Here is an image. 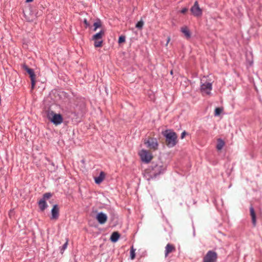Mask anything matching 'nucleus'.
Returning <instances> with one entry per match:
<instances>
[{"label": "nucleus", "instance_id": "f257e3e1", "mask_svg": "<svg viewBox=\"0 0 262 262\" xmlns=\"http://www.w3.org/2000/svg\"><path fill=\"white\" fill-rule=\"evenodd\" d=\"M164 136L166 138V144L168 146L173 147L176 145L177 136L174 132L166 131Z\"/></svg>", "mask_w": 262, "mask_h": 262}, {"label": "nucleus", "instance_id": "f03ea898", "mask_svg": "<svg viewBox=\"0 0 262 262\" xmlns=\"http://www.w3.org/2000/svg\"><path fill=\"white\" fill-rule=\"evenodd\" d=\"M47 117L55 125L61 124L63 121V117L60 114H55L53 111H48Z\"/></svg>", "mask_w": 262, "mask_h": 262}, {"label": "nucleus", "instance_id": "7ed1b4c3", "mask_svg": "<svg viewBox=\"0 0 262 262\" xmlns=\"http://www.w3.org/2000/svg\"><path fill=\"white\" fill-rule=\"evenodd\" d=\"M165 169V166L161 161H158L157 163H153L151 174L154 175L155 177L163 172Z\"/></svg>", "mask_w": 262, "mask_h": 262}, {"label": "nucleus", "instance_id": "20e7f679", "mask_svg": "<svg viewBox=\"0 0 262 262\" xmlns=\"http://www.w3.org/2000/svg\"><path fill=\"white\" fill-rule=\"evenodd\" d=\"M138 155L140 156L141 161L145 163H149L153 158L151 152L150 151L145 149L141 150L139 152Z\"/></svg>", "mask_w": 262, "mask_h": 262}, {"label": "nucleus", "instance_id": "39448f33", "mask_svg": "<svg viewBox=\"0 0 262 262\" xmlns=\"http://www.w3.org/2000/svg\"><path fill=\"white\" fill-rule=\"evenodd\" d=\"M104 35V31L101 30L99 32L94 35L92 40L94 41V46L95 48L101 47L103 44L102 37Z\"/></svg>", "mask_w": 262, "mask_h": 262}, {"label": "nucleus", "instance_id": "423d86ee", "mask_svg": "<svg viewBox=\"0 0 262 262\" xmlns=\"http://www.w3.org/2000/svg\"><path fill=\"white\" fill-rule=\"evenodd\" d=\"M144 143L150 150L155 151L158 149L159 144L157 140L154 138H148L144 141Z\"/></svg>", "mask_w": 262, "mask_h": 262}, {"label": "nucleus", "instance_id": "0eeeda50", "mask_svg": "<svg viewBox=\"0 0 262 262\" xmlns=\"http://www.w3.org/2000/svg\"><path fill=\"white\" fill-rule=\"evenodd\" d=\"M52 196L51 192H46L43 194L42 199L38 202L39 208L41 211H43L48 207V205L46 202V200L50 199Z\"/></svg>", "mask_w": 262, "mask_h": 262}, {"label": "nucleus", "instance_id": "6e6552de", "mask_svg": "<svg viewBox=\"0 0 262 262\" xmlns=\"http://www.w3.org/2000/svg\"><path fill=\"white\" fill-rule=\"evenodd\" d=\"M22 68L29 74L31 81V88L32 89H33L35 87L36 83V75L35 74L34 70L29 68L26 63H24L22 65Z\"/></svg>", "mask_w": 262, "mask_h": 262}, {"label": "nucleus", "instance_id": "1a4fd4ad", "mask_svg": "<svg viewBox=\"0 0 262 262\" xmlns=\"http://www.w3.org/2000/svg\"><path fill=\"white\" fill-rule=\"evenodd\" d=\"M201 80V91L203 95H210L212 90V83L210 82Z\"/></svg>", "mask_w": 262, "mask_h": 262}, {"label": "nucleus", "instance_id": "9d476101", "mask_svg": "<svg viewBox=\"0 0 262 262\" xmlns=\"http://www.w3.org/2000/svg\"><path fill=\"white\" fill-rule=\"evenodd\" d=\"M217 258V253L213 251H209L203 258V262H216Z\"/></svg>", "mask_w": 262, "mask_h": 262}, {"label": "nucleus", "instance_id": "9b49d317", "mask_svg": "<svg viewBox=\"0 0 262 262\" xmlns=\"http://www.w3.org/2000/svg\"><path fill=\"white\" fill-rule=\"evenodd\" d=\"M190 11L195 16H200L202 14V10L200 8L198 2L195 1L193 6L191 8Z\"/></svg>", "mask_w": 262, "mask_h": 262}, {"label": "nucleus", "instance_id": "f8f14e48", "mask_svg": "<svg viewBox=\"0 0 262 262\" xmlns=\"http://www.w3.org/2000/svg\"><path fill=\"white\" fill-rule=\"evenodd\" d=\"M59 216V208L58 205L55 204L53 206L51 210V220H57Z\"/></svg>", "mask_w": 262, "mask_h": 262}, {"label": "nucleus", "instance_id": "ddd939ff", "mask_svg": "<svg viewBox=\"0 0 262 262\" xmlns=\"http://www.w3.org/2000/svg\"><path fill=\"white\" fill-rule=\"evenodd\" d=\"M96 219L100 224H103L106 222L107 217L105 214L100 212L97 215Z\"/></svg>", "mask_w": 262, "mask_h": 262}, {"label": "nucleus", "instance_id": "4468645a", "mask_svg": "<svg viewBox=\"0 0 262 262\" xmlns=\"http://www.w3.org/2000/svg\"><path fill=\"white\" fill-rule=\"evenodd\" d=\"M176 251L175 247L170 244H168L165 247V256L166 257L170 253Z\"/></svg>", "mask_w": 262, "mask_h": 262}, {"label": "nucleus", "instance_id": "2eb2a0df", "mask_svg": "<svg viewBox=\"0 0 262 262\" xmlns=\"http://www.w3.org/2000/svg\"><path fill=\"white\" fill-rule=\"evenodd\" d=\"M105 176V173L101 171L98 177L95 178V182L97 184H100L104 180Z\"/></svg>", "mask_w": 262, "mask_h": 262}, {"label": "nucleus", "instance_id": "dca6fc26", "mask_svg": "<svg viewBox=\"0 0 262 262\" xmlns=\"http://www.w3.org/2000/svg\"><path fill=\"white\" fill-rule=\"evenodd\" d=\"M250 215L252 218V224L254 226H256V214L253 207L251 206L250 208Z\"/></svg>", "mask_w": 262, "mask_h": 262}, {"label": "nucleus", "instance_id": "f3484780", "mask_svg": "<svg viewBox=\"0 0 262 262\" xmlns=\"http://www.w3.org/2000/svg\"><path fill=\"white\" fill-rule=\"evenodd\" d=\"M120 237V234L118 232H113L111 236V240L113 242H116Z\"/></svg>", "mask_w": 262, "mask_h": 262}, {"label": "nucleus", "instance_id": "a211bd4d", "mask_svg": "<svg viewBox=\"0 0 262 262\" xmlns=\"http://www.w3.org/2000/svg\"><path fill=\"white\" fill-rule=\"evenodd\" d=\"M182 32L185 35L187 38H190L191 34L189 29L187 27H183L181 28Z\"/></svg>", "mask_w": 262, "mask_h": 262}, {"label": "nucleus", "instance_id": "6ab92c4d", "mask_svg": "<svg viewBox=\"0 0 262 262\" xmlns=\"http://www.w3.org/2000/svg\"><path fill=\"white\" fill-rule=\"evenodd\" d=\"M225 142L221 139H217L216 148L218 150H221L225 145Z\"/></svg>", "mask_w": 262, "mask_h": 262}, {"label": "nucleus", "instance_id": "aec40b11", "mask_svg": "<svg viewBox=\"0 0 262 262\" xmlns=\"http://www.w3.org/2000/svg\"><path fill=\"white\" fill-rule=\"evenodd\" d=\"M135 251L136 249L134 248L133 246L131 247L130 251V257L131 259H134L135 258Z\"/></svg>", "mask_w": 262, "mask_h": 262}, {"label": "nucleus", "instance_id": "412c9836", "mask_svg": "<svg viewBox=\"0 0 262 262\" xmlns=\"http://www.w3.org/2000/svg\"><path fill=\"white\" fill-rule=\"evenodd\" d=\"M68 244V241L67 240L66 242L61 247H60L59 248L61 254H63L64 251L67 249Z\"/></svg>", "mask_w": 262, "mask_h": 262}, {"label": "nucleus", "instance_id": "4be33fe9", "mask_svg": "<svg viewBox=\"0 0 262 262\" xmlns=\"http://www.w3.org/2000/svg\"><path fill=\"white\" fill-rule=\"evenodd\" d=\"M143 25L144 22L143 20H141L137 23V24L136 25V27L139 29H142Z\"/></svg>", "mask_w": 262, "mask_h": 262}, {"label": "nucleus", "instance_id": "5701e85b", "mask_svg": "<svg viewBox=\"0 0 262 262\" xmlns=\"http://www.w3.org/2000/svg\"><path fill=\"white\" fill-rule=\"evenodd\" d=\"M222 111V109L221 108H220V107H217L215 109V112H214V115L215 116H219L220 115V114L221 113Z\"/></svg>", "mask_w": 262, "mask_h": 262}, {"label": "nucleus", "instance_id": "b1692460", "mask_svg": "<svg viewBox=\"0 0 262 262\" xmlns=\"http://www.w3.org/2000/svg\"><path fill=\"white\" fill-rule=\"evenodd\" d=\"M94 31H96L97 29L101 26L100 22H95L94 23Z\"/></svg>", "mask_w": 262, "mask_h": 262}, {"label": "nucleus", "instance_id": "393cba45", "mask_svg": "<svg viewBox=\"0 0 262 262\" xmlns=\"http://www.w3.org/2000/svg\"><path fill=\"white\" fill-rule=\"evenodd\" d=\"M125 41V37L124 36H121L119 38L118 42L119 43L124 42Z\"/></svg>", "mask_w": 262, "mask_h": 262}, {"label": "nucleus", "instance_id": "a878e982", "mask_svg": "<svg viewBox=\"0 0 262 262\" xmlns=\"http://www.w3.org/2000/svg\"><path fill=\"white\" fill-rule=\"evenodd\" d=\"M187 11H188V9L186 8H184L182 9V10L181 11V12L182 13L185 14L186 12H187Z\"/></svg>", "mask_w": 262, "mask_h": 262}, {"label": "nucleus", "instance_id": "bb28decb", "mask_svg": "<svg viewBox=\"0 0 262 262\" xmlns=\"http://www.w3.org/2000/svg\"><path fill=\"white\" fill-rule=\"evenodd\" d=\"M84 23L86 26V27L90 26V24L88 22V20L86 18L84 19Z\"/></svg>", "mask_w": 262, "mask_h": 262}, {"label": "nucleus", "instance_id": "cd10ccee", "mask_svg": "<svg viewBox=\"0 0 262 262\" xmlns=\"http://www.w3.org/2000/svg\"><path fill=\"white\" fill-rule=\"evenodd\" d=\"M186 133L185 132H183L181 134V138L183 139L185 137Z\"/></svg>", "mask_w": 262, "mask_h": 262}, {"label": "nucleus", "instance_id": "c85d7f7f", "mask_svg": "<svg viewBox=\"0 0 262 262\" xmlns=\"http://www.w3.org/2000/svg\"><path fill=\"white\" fill-rule=\"evenodd\" d=\"M170 40V37H167V42H166V46L168 45V43L169 42Z\"/></svg>", "mask_w": 262, "mask_h": 262}, {"label": "nucleus", "instance_id": "c756f323", "mask_svg": "<svg viewBox=\"0 0 262 262\" xmlns=\"http://www.w3.org/2000/svg\"><path fill=\"white\" fill-rule=\"evenodd\" d=\"M33 0H26V3H30L33 2Z\"/></svg>", "mask_w": 262, "mask_h": 262}]
</instances>
